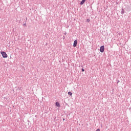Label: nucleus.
<instances>
[{
	"label": "nucleus",
	"mask_w": 131,
	"mask_h": 131,
	"mask_svg": "<svg viewBox=\"0 0 131 131\" xmlns=\"http://www.w3.org/2000/svg\"><path fill=\"white\" fill-rule=\"evenodd\" d=\"M82 72H83L84 71V69H82Z\"/></svg>",
	"instance_id": "nucleus-12"
},
{
	"label": "nucleus",
	"mask_w": 131,
	"mask_h": 131,
	"mask_svg": "<svg viewBox=\"0 0 131 131\" xmlns=\"http://www.w3.org/2000/svg\"><path fill=\"white\" fill-rule=\"evenodd\" d=\"M26 20H27V17L26 18Z\"/></svg>",
	"instance_id": "nucleus-15"
},
{
	"label": "nucleus",
	"mask_w": 131,
	"mask_h": 131,
	"mask_svg": "<svg viewBox=\"0 0 131 131\" xmlns=\"http://www.w3.org/2000/svg\"><path fill=\"white\" fill-rule=\"evenodd\" d=\"M63 37H64L63 38H65V36H63Z\"/></svg>",
	"instance_id": "nucleus-16"
},
{
	"label": "nucleus",
	"mask_w": 131,
	"mask_h": 131,
	"mask_svg": "<svg viewBox=\"0 0 131 131\" xmlns=\"http://www.w3.org/2000/svg\"><path fill=\"white\" fill-rule=\"evenodd\" d=\"M68 95H69L70 96H72V93L71 92H68Z\"/></svg>",
	"instance_id": "nucleus-6"
},
{
	"label": "nucleus",
	"mask_w": 131,
	"mask_h": 131,
	"mask_svg": "<svg viewBox=\"0 0 131 131\" xmlns=\"http://www.w3.org/2000/svg\"><path fill=\"white\" fill-rule=\"evenodd\" d=\"M56 106H57V107H60L61 105H60V103H59V102H56L55 103Z\"/></svg>",
	"instance_id": "nucleus-4"
},
{
	"label": "nucleus",
	"mask_w": 131,
	"mask_h": 131,
	"mask_svg": "<svg viewBox=\"0 0 131 131\" xmlns=\"http://www.w3.org/2000/svg\"><path fill=\"white\" fill-rule=\"evenodd\" d=\"M21 87H18L17 90L18 91H20V90H21Z\"/></svg>",
	"instance_id": "nucleus-9"
},
{
	"label": "nucleus",
	"mask_w": 131,
	"mask_h": 131,
	"mask_svg": "<svg viewBox=\"0 0 131 131\" xmlns=\"http://www.w3.org/2000/svg\"><path fill=\"white\" fill-rule=\"evenodd\" d=\"M63 121L65 120V118H63Z\"/></svg>",
	"instance_id": "nucleus-14"
},
{
	"label": "nucleus",
	"mask_w": 131,
	"mask_h": 131,
	"mask_svg": "<svg viewBox=\"0 0 131 131\" xmlns=\"http://www.w3.org/2000/svg\"><path fill=\"white\" fill-rule=\"evenodd\" d=\"M121 14H124V9H122Z\"/></svg>",
	"instance_id": "nucleus-7"
},
{
	"label": "nucleus",
	"mask_w": 131,
	"mask_h": 131,
	"mask_svg": "<svg viewBox=\"0 0 131 131\" xmlns=\"http://www.w3.org/2000/svg\"><path fill=\"white\" fill-rule=\"evenodd\" d=\"M104 51H105V47L104 46H102L100 47V52L101 53H104Z\"/></svg>",
	"instance_id": "nucleus-2"
},
{
	"label": "nucleus",
	"mask_w": 131,
	"mask_h": 131,
	"mask_svg": "<svg viewBox=\"0 0 131 131\" xmlns=\"http://www.w3.org/2000/svg\"><path fill=\"white\" fill-rule=\"evenodd\" d=\"M64 35H66L67 34V33L65 32V33H64Z\"/></svg>",
	"instance_id": "nucleus-13"
},
{
	"label": "nucleus",
	"mask_w": 131,
	"mask_h": 131,
	"mask_svg": "<svg viewBox=\"0 0 131 131\" xmlns=\"http://www.w3.org/2000/svg\"><path fill=\"white\" fill-rule=\"evenodd\" d=\"M96 131H100V129L98 128V129H97Z\"/></svg>",
	"instance_id": "nucleus-11"
},
{
	"label": "nucleus",
	"mask_w": 131,
	"mask_h": 131,
	"mask_svg": "<svg viewBox=\"0 0 131 131\" xmlns=\"http://www.w3.org/2000/svg\"><path fill=\"white\" fill-rule=\"evenodd\" d=\"M86 21H87V22H88V23H89V22H90V21H91V20H90V19L88 18V19H86Z\"/></svg>",
	"instance_id": "nucleus-8"
},
{
	"label": "nucleus",
	"mask_w": 131,
	"mask_h": 131,
	"mask_svg": "<svg viewBox=\"0 0 131 131\" xmlns=\"http://www.w3.org/2000/svg\"><path fill=\"white\" fill-rule=\"evenodd\" d=\"M77 46V40H75L74 41V43H73V47H75Z\"/></svg>",
	"instance_id": "nucleus-3"
},
{
	"label": "nucleus",
	"mask_w": 131,
	"mask_h": 131,
	"mask_svg": "<svg viewBox=\"0 0 131 131\" xmlns=\"http://www.w3.org/2000/svg\"><path fill=\"white\" fill-rule=\"evenodd\" d=\"M86 0H82V1L81 2V3H80V5H83L84 4V3H85V1Z\"/></svg>",
	"instance_id": "nucleus-5"
},
{
	"label": "nucleus",
	"mask_w": 131,
	"mask_h": 131,
	"mask_svg": "<svg viewBox=\"0 0 131 131\" xmlns=\"http://www.w3.org/2000/svg\"><path fill=\"white\" fill-rule=\"evenodd\" d=\"M23 26L26 27L27 26L26 25V23L24 24Z\"/></svg>",
	"instance_id": "nucleus-10"
},
{
	"label": "nucleus",
	"mask_w": 131,
	"mask_h": 131,
	"mask_svg": "<svg viewBox=\"0 0 131 131\" xmlns=\"http://www.w3.org/2000/svg\"><path fill=\"white\" fill-rule=\"evenodd\" d=\"M1 54L2 55L3 58H8V55L7 54V53H6V52L2 51L1 52Z\"/></svg>",
	"instance_id": "nucleus-1"
}]
</instances>
